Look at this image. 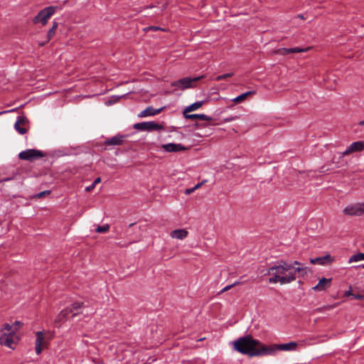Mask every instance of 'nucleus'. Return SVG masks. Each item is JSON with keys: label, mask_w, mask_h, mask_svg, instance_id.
I'll use <instances>...</instances> for the list:
<instances>
[{"label": "nucleus", "mask_w": 364, "mask_h": 364, "mask_svg": "<svg viewBox=\"0 0 364 364\" xmlns=\"http://www.w3.org/2000/svg\"><path fill=\"white\" fill-rule=\"evenodd\" d=\"M306 267L304 264L295 260L294 262H288L284 259H280L274 262L269 267L265 274L270 276L269 283L280 284H289L296 279V273L304 277L307 274Z\"/></svg>", "instance_id": "nucleus-1"}, {"label": "nucleus", "mask_w": 364, "mask_h": 364, "mask_svg": "<svg viewBox=\"0 0 364 364\" xmlns=\"http://www.w3.org/2000/svg\"><path fill=\"white\" fill-rule=\"evenodd\" d=\"M234 348L237 352L249 357H259L267 354V345L253 338L251 335L240 337L234 342Z\"/></svg>", "instance_id": "nucleus-2"}, {"label": "nucleus", "mask_w": 364, "mask_h": 364, "mask_svg": "<svg viewBox=\"0 0 364 364\" xmlns=\"http://www.w3.org/2000/svg\"><path fill=\"white\" fill-rule=\"evenodd\" d=\"M83 302L75 301L70 306L63 309L57 316L55 322H63L69 314H72V317H75L80 314V309L83 307Z\"/></svg>", "instance_id": "nucleus-3"}, {"label": "nucleus", "mask_w": 364, "mask_h": 364, "mask_svg": "<svg viewBox=\"0 0 364 364\" xmlns=\"http://www.w3.org/2000/svg\"><path fill=\"white\" fill-rule=\"evenodd\" d=\"M58 6H50L41 10L33 18L34 24L41 23L43 26L47 24L48 19L55 13Z\"/></svg>", "instance_id": "nucleus-4"}, {"label": "nucleus", "mask_w": 364, "mask_h": 364, "mask_svg": "<svg viewBox=\"0 0 364 364\" xmlns=\"http://www.w3.org/2000/svg\"><path fill=\"white\" fill-rule=\"evenodd\" d=\"M297 346L296 342H289L283 344H273L267 346V354L266 355H273L278 350L291 351L294 350Z\"/></svg>", "instance_id": "nucleus-5"}, {"label": "nucleus", "mask_w": 364, "mask_h": 364, "mask_svg": "<svg viewBox=\"0 0 364 364\" xmlns=\"http://www.w3.org/2000/svg\"><path fill=\"white\" fill-rule=\"evenodd\" d=\"M133 128L140 131H161L164 129V126L154 121L143 122L136 123L134 124Z\"/></svg>", "instance_id": "nucleus-6"}, {"label": "nucleus", "mask_w": 364, "mask_h": 364, "mask_svg": "<svg viewBox=\"0 0 364 364\" xmlns=\"http://www.w3.org/2000/svg\"><path fill=\"white\" fill-rule=\"evenodd\" d=\"M44 156L43 151L36 149H26L18 154V158L21 160L33 161Z\"/></svg>", "instance_id": "nucleus-7"}, {"label": "nucleus", "mask_w": 364, "mask_h": 364, "mask_svg": "<svg viewBox=\"0 0 364 364\" xmlns=\"http://www.w3.org/2000/svg\"><path fill=\"white\" fill-rule=\"evenodd\" d=\"M343 212L346 215L360 216L364 214V203L350 204L344 208Z\"/></svg>", "instance_id": "nucleus-8"}, {"label": "nucleus", "mask_w": 364, "mask_h": 364, "mask_svg": "<svg viewBox=\"0 0 364 364\" xmlns=\"http://www.w3.org/2000/svg\"><path fill=\"white\" fill-rule=\"evenodd\" d=\"M200 77H183L171 82V86L179 87L182 90L192 87V83L198 80Z\"/></svg>", "instance_id": "nucleus-9"}, {"label": "nucleus", "mask_w": 364, "mask_h": 364, "mask_svg": "<svg viewBox=\"0 0 364 364\" xmlns=\"http://www.w3.org/2000/svg\"><path fill=\"white\" fill-rule=\"evenodd\" d=\"M14 331L13 332H5L3 330L0 331V344L2 346H5L9 348H11L12 345L14 343Z\"/></svg>", "instance_id": "nucleus-10"}, {"label": "nucleus", "mask_w": 364, "mask_h": 364, "mask_svg": "<svg viewBox=\"0 0 364 364\" xmlns=\"http://www.w3.org/2000/svg\"><path fill=\"white\" fill-rule=\"evenodd\" d=\"M364 150V142L358 141L353 142L342 154L341 156H347L351 153Z\"/></svg>", "instance_id": "nucleus-11"}, {"label": "nucleus", "mask_w": 364, "mask_h": 364, "mask_svg": "<svg viewBox=\"0 0 364 364\" xmlns=\"http://www.w3.org/2000/svg\"><path fill=\"white\" fill-rule=\"evenodd\" d=\"M28 122L26 117L23 116H18L16 121L14 124V129L20 134H24L27 132V129L25 127L26 124Z\"/></svg>", "instance_id": "nucleus-12"}, {"label": "nucleus", "mask_w": 364, "mask_h": 364, "mask_svg": "<svg viewBox=\"0 0 364 364\" xmlns=\"http://www.w3.org/2000/svg\"><path fill=\"white\" fill-rule=\"evenodd\" d=\"M126 135L122 134H117L111 138L107 139L104 141V144L106 146H119L122 145L123 142L124 141V139H126Z\"/></svg>", "instance_id": "nucleus-13"}, {"label": "nucleus", "mask_w": 364, "mask_h": 364, "mask_svg": "<svg viewBox=\"0 0 364 364\" xmlns=\"http://www.w3.org/2000/svg\"><path fill=\"white\" fill-rule=\"evenodd\" d=\"M162 149L167 152H178L188 149L181 144L168 143L162 145Z\"/></svg>", "instance_id": "nucleus-14"}, {"label": "nucleus", "mask_w": 364, "mask_h": 364, "mask_svg": "<svg viewBox=\"0 0 364 364\" xmlns=\"http://www.w3.org/2000/svg\"><path fill=\"white\" fill-rule=\"evenodd\" d=\"M164 108H165V107H162L159 109H154L152 107L149 106V107H147L143 111H141L140 113H139L138 117L140 118H142V117H149V116H154V115L159 114Z\"/></svg>", "instance_id": "nucleus-15"}, {"label": "nucleus", "mask_w": 364, "mask_h": 364, "mask_svg": "<svg viewBox=\"0 0 364 364\" xmlns=\"http://www.w3.org/2000/svg\"><path fill=\"white\" fill-rule=\"evenodd\" d=\"M36 341H35V350L37 355H39L42 352V347L43 346L44 333L42 331H38L36 333Z\"/></svg>", "instance_id": "nucleus-16"}, {"label": "nucleus", "mask_w": 364, "mask_h": 364, "mask_svg": "<svg viewBox=\"0 0 364 364\" xmlns=\"http://www.w3.org/2000/svg\"><path fill=\"white\" fill-rule=\"evenodd\" d=\"M183 117L186 119H200L204 121H210L212 118L205 114H185L183 113Z\"/></svg>", "instance_id": "nucleus-17"}, {"label": "nucleus", "mask_w": 364, "mask_h": 364, "mask_svg": "<svg viewBox=\"0 0 364 364\" xmlns=\"http://www.w3.org/2000/svg\"><path fill=\"white\" fill-rule=\"evenodd\" d=\"M333 261L330 255H326L323 257H318L314 259H311L310 262L311 264H326L328 263H331Z\"/></svg>", "instance_id": "nucleus-18"}, {"label": "nucleus", "mask_w": 364, "mask_h": 364, "mask_svg": "<svg viewBox=\"0 0 364 364\" xmlns=\"http://www.w3.org/2000/svg\"><path fill=\"white\" fill-rule=\"evenodd\" d=\"M304 49L300 48L299 47L292 48H282L277 50V53L279 55H287L294 53H301L304 52Z\"/></svg>", "instance_id": "nucleus-19"}, {"label": "nucleus", "mask_w": 364, "mask_h": 364, "mask_svg": "<svg viewBox=\"0 0 364 364\" xmlns=\"http://www.w3.org/2000/svg\"><path fill=\"white\" fill-rule=\"evenodd\" d=\"M188 235V232L185 229H178L174 230L171 232V237L172 238H176L178 240H183L185 239Z\"/></svg>", "instance_id": "nucleus-20"}, {"label": "nucleus", "mask_w": 364, "mask_h": 364, "mask_svg": "<svg viewBox=\"0 0 364 364\" xmlns=\"http://www.w3.org/2000/svg\"><path fill=\"white\" fill-rule=\"evenodd\" d=\"M331 281V279H326L323 277L319 280L318 284L313 287V289L318 291H323L330 284Z\"/></svg>", "instance_id": "nucleus-21"}, {"label": "nucleus", "mask_w": 364, "mask_h": 364, "mask_svg": "<svg viewBox=\"0 0 364 364\" xmlns=\"http://www.w3.org/2000/svg\"><path fill=\"white\" fill-rule=\"evenodd\" d=\"M203 104H204V101L196 102L190 105L189 106L186 107L183 109V113L188 114V112L195 111V110L198 109V108H200Z\"/></svg>", "instance_id": "nucleus-22"}, {"label": "nucleus", "mask_w": 364, "mask_h": 364, "mask_svg": "<svg viewBox=\"0 0 364 364\" xmlns=\"http://www.w3.org/2000/svg\"><path fill=\"white\" fill-rule=\"evenodd\" d=\"M58 23L55 20L53 21L52 27L48 30L46 37V42H48L55 34Z\"/></svg>", "instance_id": "nucleus-23"}, {"label": "nucleus", "mask_w": 364, "mask_h": 364, "mask_svg": "<svg viewBox=\"0 0 364 364\" xmlns=\"http://www.w3.org/2000/svg\"><path fill=\"white\" fill-rule=\"evenodd\" d=\"M254 93H255V92H253V91L246 92L242 93V94L240 95L239 96L235 97L234 99H232V102L235 103H240L243 100H245L248 95H252Z\"/></svg>", "instance_id": "nucleus-24"}, {"label": "nucleus", "mask_w": 364, "mask_h": 364, "mask_svg": "<svg viewBox=\"0 0 364 364\" xmlns=\"http://www.w3.org/2000/svg\"><path fill=\"white\" fill-rule=\"evenodd\" d=\"M364 260V253H358L351 256L349 259V262H358Z\"/></svg>", "instance_id": "nucleus-25"}, {"label": "nucleus", "mask_w": 364, "mask_h": 364, "mask_svg": "<svg viewBox=\"0 0 364 364\" xmlns=\"http://www.w3.org/2000/svg\"><path fill=\"white\" fill-rule=\"evenodd\" d=\"M109 225L106 224V225H102V226H98L97 228H96V232H100V233H105L106 232H107L109 230Z\"/></svg>", "instance_id": "nucleus-26"}, {"label": "nucleus", "mask_w": 364, "mask_h": 364, "mask_svg": "<svg viewBox=\"0 0 364 364\" xmlns=\"http://www.w3.org/2000/svg\"><path fill=\"white\" fill-rule=\"evenodd\" d=\"M233 75V73H225V74H223V75H218L215 77V80L217 81H220V80H225V79H227L228 77H230Z\"/></svg>", "instance_id": "nucleus-27"}, {"label": "nucleus", "mask_w": 364, "mask_h": 364, "mask_svg": "<svg viewBox=\"0 0 364 364\" xmlns=\"http://www.w3.org/2000/svg\"><path fill=\"white\" fill-rule=\"evenodd\" d=\"M240 282L237 281L235 282H234L233 284H230V285H228L226 287H225L221 291H220V293H223L225 291H228L229 289H230L232 287L237 285V284H239Z\"/></svg>", "instance_id": "nucleus-28"}, {"label": "nucleus", "mask_w": 364, "mask_h": 364, "mask_svg": "<svg viewBox=\"0 0 364 364\" xmlns=\"http://www.w3.org/2000/svg\"><path fill=\"white\" fill-rule=\"evenodd\" d=\"M50 193H51V191H48V190L44 191H41L39 193L36 194V197L38 198H41L44 197L45 196L50 194Z\"/></svg>", "instance_id": "nucleus-29"}, {"label": "nucleus", "mask_w": 364, "mask_h": 364, "mask_svg": "<svg viewBox=\"0 0 364 364\" xmlns=\"http://www.w3.org/2000/svg\"><path fill=\"white\" fill-rule=\"evenodd\" d=\"M12 328H13V326H11L10 324H9V323H5V324L4 325V328H3L1 330H3V331H5V332L9 333V332H13V331H14V330H12Z\"/></svg>", "instance_id": "nucleus-30"}, {"label": "nucleus", "mask_w": 364, "mask_h": 364, "mask_svg": "<svg viewBox=\"0 0 364 364\" xmlns=\"http://www.w3.org/2000/svg\"><path fill=\"white\" fill-rule=\"evenodd\" d=\"M145 31H161V30H163L160 27H158V26H149V27H146L144 29Z\"/></svg>", "instance_id": "nucleus-31"}, {"label": "nucleus", "mask_w": 364, "mask_h": 364, "mask_svg": "<svg viewBox=\"0 0 364 364\" xmlns=\"http://www.w3.org/2000/svg\"><path fill=\"white\" fill-rule=\"evenodd\" d=\"M23 323L21 322V321H16L14 322V323L13 324L14 327V331L18 330V328L22 326Z\"/></svg>", "instance_id": "nucleus-32"}, {"label": "nucleus", "mask_w": 364, "mask_h": 364, "mask_svg": "<svg viewBox=\"0 0 364 364\" xmlns=\"http://www.w3.org/2000/svg\"><path fill=\"white\" fill-rule=\"evenodd\" d=\"M237 118H238L237 116L228 117V118L224 119V122H232V121H234V120L237 119Z\"/></svg>", "instance_id": "nucleus-33"}, {"label": "nucleus", "mask_w": 364, "mask_h": 364, "mask_svg": "<svg viewBox=\"0 0 364 364\" xmlns=\"http://www.w3.org/2000/svg\"><path fill=\"white\" fill-rule=\"evenodd\" d=\"M337 306H338V304H334L333 305H328V306H323V308L325 309H326V310H331V309H333V308H335Z\"/></svg>", "instance_id": "nucleus-34"}, {"label": "nucleus", "mask_w": 364, "mask_h": 364, "mask_svg": "<svg viewBox=\"0 0 364 364\" xmlns=\"http://www.w3.org/2000/svg\"><path fill=\"white\" fill-rule=\"evenodd\" d=\"M194 191H195V188H187V189H186L184 193L186 195H189V194L192 193Z\"/></svg>", "instance_id": "nucleus-35"}, {"label": "nucleus", "mask_w": 364, "mask_h": 364, "mask_svg": "<svg viewBox=\"0 0 364 364\" xmlns=\"http://www.w3.org/2000/svg\"><path fill=\"white\" fill-rule=\"evenodd\" d=\"M95 187V186L93 185V183H92L90 186L86 187L85 188V191H87V192H90Z\"/></svg>", "instance_id": "nucleus-36"}, {"label": "nucleus", "mask_w": 364, "mask_h": 364, "mask_svg": "<svg viewBox=\"0 0 364 364\" xmlns=\"http://www.w3.org/2000/svg\"><path fill=\"white\" fill-rule=\"evenodd\" d=\"M101 182V178L100 177H97L95 179V181L92 182L93 185L94 186H96L97 183H100Z\"/></svg>", "instance_id": "nucleus-37"}, {"label": "nucleus", "mask_w": 364, "mask_h": 364, "mask_svg": "<svg viewBox=\"0 0 364 364\" xmlns=\"http://www.w3.org/2000/svg\"><path fill=\"white\" fill-rule=\"evenodd\" d=\"M353 297L354 299H358V300H360V299H363V296H362V295H360V294H353Z\"/></svg>", "instance_id": "nucleus-38"}, {"label": "nucleus", "mask_w": 364, "mask_h": 364, "mask_svg": "<svg viewBox=\"0 0 364 364\" xmlns=\"http://www.w3.org/2000/svg\"><path fill=\"white\" fill-rule=\"evenodd\" d=\"M345 295L346 296H353V294L352 293V291L350 290H348L347 291L346 293H345Z\"/></svg>", "instance_id": "nucleus-39"}, {"label": "nucleus", "mask_w": 364, "mask_h": 364, "mask_svg": "<svg viewBox=\"0 0 364 364\" xmlns=\"http://www.w3.org/2000/svg\"><path fill=\"white\" fill-rule=\"evenodd\" d=\"M202 185V183H197L194 187H193V188H195V191L198 188H199Z\"/></svg>", "instance_id": "nucleus-40"}, {"label": "nucleus", "mask_w": 364, "mask_h": 364, "mask_svg": "<svg viewBox=\"0 0 364 364\" xmlns=\"http://www.w3.org/2000/svg\"><path fill=\"white\" fill-rule=\"evenodd\" d=\"M93 361L96 363V364H104L103 361L100 360H96L95 359L93 360Z\"/></svg>", "instance_id": "nucleus-41"}, {"label": "nucleus", "mask_w": 364, "mask_h": 364, "mask_svg": "<svg viewBox=\"0 0 364 364\" xmlns=\"http://www.w3.org/2000/svg\"><path fill=\"white\" fill-rule=\"evenodd\" d=\"M154 6L153 5H149V6H146L144 9H151V8H154Z\"/></svg>", "instance_id": "nucleus-42"}, {"label": "nucleus", "mask_w": 364, "mask_h": 364, "mask_svg": "<svg viewBox=\"0 0 364 364\" xmlns=\"http://www.w3.org/2000/svg\"><path fill=\"white\" fill-rule=\"evenodd\" d=\"M166 7H167V4H165L162 6V8L161 9V10H160V11H163L164 10H165V9H166Z\"/></svg>", "instance_id": "nucleus-43"}, {"label": "nucleus", "mask_w": 364, "mask_h": 364, "mask_svg": "<svg viewBox=\"0 0 364 364\" xmlns=\"http://www.w3.org/2000/svg\"><path fill=\"white\" fill-rule=\"evenodd\" d=\"M46 43H47V42H46V41L45 42H41V43H39L38 44H39V46H43Z\"/></svg>", "instance_id": "nucleus-44"}, {"label": "nucleus", "mask_w": 364, "mask_h": 364, "mask_svg": "<svg viewBox=\"0 0 364 364\" xmlns=\"http://www.w3.org/2000/svg\"><path fill=\"white\" fill-rule=\"evenodd\" d=\"M359 125L360 126H364V119L360 121L359 123H358Z\"/></svg>", "instance_id": "nucleus-45"}, {"label": "nucleus", "mask_w": 364, "mask_h": 364, "mask_svg": "<svg viewBox=\"0 0 364 364\" xmlns=\"http://www.w3.org/2000/svg\"><path fill=\"white\" fill-rule=\"evenodd\" d=\"M298 17H299V18H302V19H304V15H303V14H299V15L298 16Z\"/></svg>", "instance_id": "nucleus-46"}, {"label": "nucleus", "mask_w": 364, "mask_h": 364, "mask_svg": "<svg viewBox=\"0 0 364 364\" xmlns=\"http://www.w3.org/2000/svg\"><path fill=\"white\" fill-rule=\"evenodd\" d=\"M134 225V223H131L129 225V227L130 228V227L133 226Z\"/></svg>", "instance_id": "nucleus-47"}, {"label": "nucleus", "mask_w": 364, "mask_h": 364, "mask_svg": "<svg viewBox=\"0 0 364 364\" xmlns=\"http://www.w3.org/2000/svg\"><path fill=\"white\" fill-rule=\"evenodd\" d=\"M1 114V112H0V114Z\"/></svg>", "instance_id": "nucleus-48"}]
</instances>
